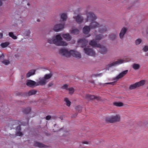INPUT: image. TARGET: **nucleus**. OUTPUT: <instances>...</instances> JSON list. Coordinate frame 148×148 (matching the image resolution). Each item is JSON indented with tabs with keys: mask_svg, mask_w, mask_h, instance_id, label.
Segmentation results:
<instances>
[{
	"mask_svg": "<svg viewBox=\"0 0 148 148\" xmlns=\"http://www.w3.org/2000/svg\"><path fill=\"white\" fill-rule=\"evenodd\" d=\"M124 62V60L121 59H119L117 61L113 62L112 63L108 64V66L109 67L112 66H115L116 65L120 64L123 63Z\"/></svg>",
	"mask_w": 148,
	"mask_h": 148,
	"instance_id": "15",
	"label": "nucleus"
},
{
	"mask_svg": "<svg viewBox=\"0 0 148 148\" xmlns=\"http://www.w3.org/2000/svg\"><path fill=\"white\" fill-rule=\"evenodd\" d=\"M78 42L79 44H81L82 47H84L87 45L88 41L84 39H81L78 40Z\"/></svg>",
	"mask_w": 148,
	"mask_h": 148,
	"instance_id": "9",
	"label": "nucleus"
},
{
	"mask_svg": "<svg viewBox=\"0 0 148 148\" xmlns=\"http://www.w3.org/2000/svg\"><path fill=\"white\" fill-rule=\"evenodd\" d=\"M142 42V40L140 39H138L135 41V44L136 45H138L140 44Z\"/></svg>",
	"mask_w": 148,
	"mask_h": 148,
	"instance_id": "34",
	"label": "nucleus"
},
{
	"mask_svg": "<svg viewBox=\"0 0 148 148\" xmlns=\"http://www.w3.org/2000/svg\"><path fill=\"white\" fill-rule=\"evenodd\" d=\"M16 130L18 131H20L21 130V127L20 125H19L17 127Z\"/></svg>",
	"mask_w": 148,
	"mask_h": 148,
	"instance_id": "42",
	"label": "nucleus"
},
{
	"mask_svg": "<svg viewBox=\"0 0 148 148\" xmlns=\"http://www.w3.org/2000/svg\"><path fill=\"white\" fill-rule=\"evenodd\" d=\"M5 1V0H0V6H1L2 5V1Z\"/></svg>",
	"mask_w": 148,
	"mask_h": 148,
	"instance_id": "46",
	"label": "nucleus"
},
{
	"mask_svg": "<svg viewBox=\"0 0 148 148\" xmlns=\"http://www.w3.org/2000/svg\"><path fill=\"white\" fill-rule=\"evenodd\" d=\"M69 91V93H72L74 92V89L73 88H68V90Z\"/></svg>",
	"mask_w": 148,
	"mask_h": 148,
	"instance_id": "37",
	"label": "nucleus"
},
{
	"mask_svg": "<svg viewBox=\"0 0 148 148\" xmlns=\"http://www.w3.org/2000/svg\"><path fill=\"white\" fill-rule=\"evenodd\" d=\"M86 98L88 100L90 101L94 99H96L98 100L100 99V98L98 97H95L94 95H87L86 96Z\"/></svg>",
	"mask_w": 148,
	"mask_h": 148,
	"instance_id": "12",
	"label": "nucleus"
},
{
	"mask_svg": "<svg viewBox=\"0 0 148 148\" xmlns=\"http://www.w3.org/2000/svg\"><path fill=\"white\" fill-rule=\"evenodd\" d=\"M75 19L76 22L80 24L82 23L84 20L83 18L80 15H78L77 16L74 17Z\"/></svg>",
	"mask_w": 148,
	"mask_h": 148,
	"instance_id": "13",
	"label": "nucleus"
},
{
	"mask_svg": "<svg viewBox=\"0 0 148 148\" xmlns=\"http://www.w3.org/2000/svg\"><path fill=\"white\" fill-rule=\"evenodd\" d=\"M106 84H112L113 85L114 84V82H109V83H106Z\"/></svg>",
	"mask_w": 148,
	"mask_h": 148,
	"instance_id": "47",
	"label": "nucleus"
},
{
	"mask_svg": "<svg viewBox=\"0 0 148 148\" xmlns=\"http://www.w3.org/2000/svg\"><path fill=\"white\" fill-rule=\"evenodd\" d=\"M84 50L85 53L88 55L93 56L95 55V51L91 49L85 48Z\"/></svg>",
	"mask_w": 148,
	"mask_h": 148,
	"instance_id": "6",
	"label": "nucleus"
},
{
	"mask_svg": "<svg viewBox=\"0 0 148 148\" xmlns=\"http://www.w3.org/2000/svg\"><path fill=\"white\" fill-rule=\"evenodd\" d=\"M26 85L29 87H33L36 86L37 83L34 81L32 80H28L27 81Z\"/></svg>",
	"mask_w": 148,
	"mask_h": 148,
	"instance_id": "11",
	"label": "nucleus"
},
{
	"mask_svg": "<svg viewBox=\"0 0 148 148\" xmlns=\"http://www.w3.org/2000/svg\"><path fill=\"white\" fill-rule=\"evenodd\" d=\"M34 145L35 147H37L41 148L44 147H45V145H44V144L37 142H36L34 143Z\"/></svg>",
	"mask_w": 148,
	"mask_h": 148,
	"instance_id": "21",
	"label": "nucleus"
},
{
	"mask_svg": "<svg viewBox=\"0 0 148 148\" xmlns=\"http://www.w3.org/2000/svg\"><path fill=\"white\" fill-rule=\"evenodd\" d=\"M35 73L34 70H32L29 72L26 75L27 77H29L32 75H34Z\"/></svg>",
	"mask_w": 148,
	"mask_h": 148,
	"instance_id": "23",
	"label": "nucleus"
},
{
	"mask_svg": "<svg viewBox=\"0 0 148 148\" xmlns=\"http://www.w3.org/2000/svg\"><path fill=\"white\" fill-rule=\"evenodd\" d=\"M37 21H38V22H39V21H40V20H39V19H38V20H37Z\"/></svg>",
	"mask_w": 148,
	"mask_h": 148,
	"instance_id": "50",
	"label": "nucleus"
},
{
	"mask_svg": "<svg viewBox=\"0 0 148 148\" xmlns=\"http://www.w3.org/2000/svg\"><path fill=\"white\" fill-rule=\"evenodd\" d=\"M145 83L144 80H141L139 82H136L133 84L129 86V89L132 90L140 86H143Z\"/></svg>",
	"mask_w": 148,
	"mask_h": 148,
	"instance_id": "4",
	"label": "nucleus"
},
{
	"mask_svg": "<svg viewBox=\"0 0 148 148\" xmlns=\"http://www.w3.org/2000/svg\"><path fill=\"white\" fill-rule=\"evenodd\" d=\"M64 101L66 103V105L67 106H70L71 102L69 100L68 98H65L64 99Z\"/></svg>",
	"mask_w": 148,
	"mask_h": 148,
	"instance_id": "32",
	"label": "nucleus"
},
{
	"mask_svg": "<svg viewBox=\"0 0 148 148\" xmlns=\"http://www.w3.org/2000/svg\"><path fill=\"white\" fill-rule=\"evenodd\" d=\"M97 18L96 16L92 12H89L87 14L86 21H91L90 26H86L84 27L83 29V33L85 34H87L90 31V28L94 29L97 27H99V32L101 33H103L107 31V27L105 25H100L97 23L93 22Z\"/></svg>",
	"mask_w": 148,
	"mask_h": 148,
	"instance_id": "1",
	"label": "nucleus"
},
{
	"mask_svg": "<svg viewBox=\"0 0 148 148\" xmlns=\"http://www.w3.org/2000/svg\"><path fill=\"white\" fill-rule=\"evenodd\" d=\"M62 36L64 38L68 41H70L71 38V36L69 34H63Z\"/></svg>",
	"mask_w": 148,
	"mask_h": 148,
	"instance_id": "20",
	"label": "nucleus"
},
{
	"mask_svg": "<svg viewBox=\"0 0 148 148\" xmlns=\"http://www.w3.org/2000/svg\"><path fill=\"white\" fill-rule=\"evenodd\" d=\"M127 31V29L124 27L121 29L120 34L119 36L121 39H122L124 37V36Z\"/></svg>",
	"mask_w": 148,
	"mask_h": 148,
	"instance_id": "16",
	"label": "nucleus"
},
{
	"mask_svg": "<svg viewBox=\"0 0 148 148\" xmlns=\"http://www.w3.org/2000/svg\"><path fill=\"white\" fill-rule=\"evenodd\" d=\"M3 34L2 33H0V38H2Z\"/></svg>",
	"mask_w": 148,
	"mask_h": 148,
	"instance_id": "48",
	"label": "nucleus"
},
{
	"mask_svg": "<svg viewBox=\"0 0 148 148\" xmlns=\"http://www.w3.org/2000/svg\"><path fill=\"white\" fill-rule=\"evenodd\" d=\"M31 111V108L30 107H28L27 108H25L23 110V112L26 114L29 113Z\"/></svg>",
	"mask_w": 148,
	"mask_h": 148,
	"instance_id": "24",
	"label": "nucleus"
},
{
	"mask_svg": "<svg viewBox=\"0 0 148 148\" xmlns=\"http://www.w3.org/2000/svg\"><path fill=\"white\" fill-rule=\"evenodd\" d=\"M104 37L102 35L99 34L97 35L96 36V39L97 40H99L103 38Z\"/></svg>",
	"mask_w": 148,
	"mask_h": 148,
	"instance_id": "27",
	"label": "nucleus"
},
{
	"mask_svg": "<svg viewBox=\"0 0 148 148\" xmlns=\"http://www.w3.org/2000/svg\"><path fill=\"white\" fill-rule=\"evenodd\" d=\"M121 117L119 115L111 116L106 118L105 121L107 123H114L120 121Z\"/></svg>",
	"mask_w": 148,
	"mask_h": 148,
	"instance_id": "3",
	"label": "nucleus"
},
{
	"mask_svg": "<svg viewBox=\"0 0 148 148\" xmlns=\"http://www.w3.org/2000/svg\"><path fill=\"white\" fill-rule=\"evenodd\" d=\"M61 88L63 89H66L67 90L68 89V85L66 84L64 85Z\"/></svg>",
	"mask_w": 148,
	"mask_h": 148,
	"instance_id": "36",
	"label": "nucleus"
},
{
	"mask_svg": "<svg viewBox=\"0 0 148 148\" xmlns=\"http://www.w3.org/2000/svg\"><path fill=\"white\" fill-rule=\"evenodd\" d=\"M4 58V56L3 54H2L1 55H0V59H3Z\"/></svg>",
	"mask_w": 148,
	"mask_h": 148,
	"instance_id": "44",
	"label": "nucleus"
},
{
	"mask_svg": "<svg viewBox=\"0 0 148 148\" xmlns=\"http://www.w3.org/2000/svg\"><path fill=\"white\" fill-rule=\"evenodd\" d=\"M116 34H112L110 35L109 38L111 40H113L116 38Z\"/></svg>",
	"mask_w": 148,
	"mask_h": 148,
	"instance_id": "30",
	"label": "nucleus"
},
{
	"mask_svg": "<svg viewBox=\"0 0 148 148\" xmlns=\"http://www.w3.org/2000/svg\"><path fill=\"white\" fill-rule=\"evenodd\" d=\"M89 44L92 47H101V45L99 44H97V42L95 40H93L90 41Z\"/></svg>",
	"mask_w": 148,
	"mask_h": 148,
	"instance_id": "14",
	"label": "nucleus"
},
{
	"mask_svg": "<svg viewBox=\"0 0 148 148\" xmlns=\"http://www.w3.org/2000/svg\"><path fill=\"white\" fill-rule=\"evenodd\" d=\"M46 83V80L44 78L40 80L37 83L36 86L43 85Z\"/></svg>",
	"mask_w": 148,
	"mask_h": 148,
	"instance_id": "19",
	"label": "nucleus"
},
{
	"mask_svg": "<svg viewBox=\"0 0 148 148\" xmlns=\"http://www.w3.org/2000/svg\"><path fill=\"white\" fill-rule=\"evenodd\" d=\"M67 18V16L66 14L63 13L61 15V18L63 21H65L66 20Z\"/></svg>",
	"mask_w": 148,
	"mask_h": 148,
	"instance_id": "25",
	"label": "nucleus"
},
{
	"mask_svg": "<svg viewBox=\"0 0 148 148\" xmlns=\"http://www.w3.org/2000/svg\"><path fill=\"white\" fill-rule=\"evenodd\" d=\"M2 62L5 65H7L10 64V62L9 60H4Z\"/></svg>",
	"mask_w": 148,
	"mask_h": 148,
	"instance_id": "35",
	"label": "nucleus"
},
{
	"mask_svg": "<svg viewBox=\"0 0 148 148\" xmlns=\"http://www.w3.org/2000/svg\"><path fill=\"white\" fill-rule=\"evenodd\" d=\"M30 34V31L29 30H27L25 31V34L27 36H29Z\"/></svg>",
	"mask_w": 148,
	"mask_h": 148,
	"instance_id": "40",
	"label": "nucleus"
},
{
	"mask_svg": "<svg viewBox=\"0 0 148 148\" xmlns=\"http://www.w3.org/2000/svg\"><path fill=\"white\" fill-rule=\"evenodd\" d=\"M143 50L145 52H146L148 51V46H145L144 47L143 49Z\"/></svg>",
	"mask_w": 148,
	"mask_h": 148,
	"instance_id": "41",
	"label": "nucleus"
},
{
	"mask_svg": "<svg viewBox=\"0 0 148 148\" xmlns=\"http://www.w3.org/2000/svg\"><path fill=\"white\" fill-rule=\"evenodd\" d=\"M113 105L116 106L121 107L123 106V103L121 102H114Z\"/></svg>",
	"mask_w": 148,
	"mask_h": 148,
	"instance_id": "26",
	"label": "nucleus"
},
{
	"mask_svg": "<svg viewBox=\"0 0 148 148\" xmlns=\"http://www.w3.org/2000/svg\"><path fill=\"white\" fill-rule=\"evenodd\" d=\"M52 85H53V84L52 83H49L48 84V86H49V87H50Z\"/></svg>",
	"mask_w": 148,
	"mask_h": 148,
	"instance_id": "49",
	"label": "nucleus"
},
{
	"mask_svg": "<svg viewBox=\"0 0 148 148\" xmlns=\"http://www.w3.org/2000/svg\"><path fill=\"white\" fill-rule=\"evenodd\" d=\"M147 96H148V94H147Z\"/></svg>",
	"mask_w": 148,
	"mask_h": 148,
	"instance_id": "54",
	"label": "nucleus"
},
{
	"mask_svg": "<svg viewBox=\"0 0 148 148\" xmlns=\"http://www.w3.org/2000/svg\"><path fill=\"white\" fill-rule=\"evenodd\" d=\"M64 24H59L55 25L53 28L54 31L57 32L63 29L64 27Z\"/></svg>",
	"mask_w": 148,
	"mask_h": 148,
	"instance_id": "8",
	"label": "nucleus"
},
{
	"mask_svg": "<svg viewBox=\"0 0 148 148\" xmlns=\"http://www.w3.org/2000/svg\"><path fill=\"white\" fill-rule=\"evenodd\" d=\"M9 45L8 42H5L2 43L1 44V46L3 48H5L7 47Z\"/></svg>",
	"mask_w": 148,
	"mask_h": 148,
	"instance_id": "28",
	"label": "nucleus"
},
{
	"mask_svg": "<svg viewBox=\"0 0 148 148\" xmlns=\"http://www.w3.org/2000/svg\"><path fill=\"white\" fill-rule=\"evenodd\" d=\"M71 33L74 35H76L78 34L79 33V30L77 29H73V28H72V30L70 32Z\"/></svg>",
	"mask_w": 148,
	"mask_h": 148,
	"instance_id": "22",
	"label": "nucleus"
},
{
	"mask_svg": "<svg viewBox=\"0 0 148 148\" xmlns=\"http://www.w3.org/2000/svg\"><path fill=\"white\" fill-rule=\"evenodd\" d=\"M90 36V35H88V36H87V37H89V36Z\"/></svg>",
	"mask_w": 148,
	"mask_h": 148,
	"instance_id": "51",
	"label": "nucleus"
},
{
	"mask_svg": "<svg viewBox=\"0 0 148 148\" xmlns=\"http://www.w3.org/2000/svg\"><path fill=\"white\" fill-rule=\"evenodd\" d=\"M71 56L76 58H81V55L79 52L73 50H71Z\"/></svg>",
	"mask_w": 148,
	"mask_h": 148,
	"instance_id": "10",
	"label": "nucleus"
},
{
	"mask_svg": "<svg viewBox=\"0 0 148 148\" xmlns=\"http://www.w3.org/2000/svg\"><path fill=\"white\" fill-rule=\"evenodd\" d=\"M76 109L78 110L79 112H80L82 110V108L80 106H78L76 108Z\"/></svg>",
	"mask_w": 148,
	"mask_h": 148,
	"instance_id": "38",
	"label": "nucleus"
},
{
	"mask_svg": "<svg viewBox=\"0 0 148 148\" xmlns=\"http://www.w3.org/2000/svg\"><path fill=\"white\" fill-rule=\"evenodd\" d=\"M9 36L11 37L13 39H17V37L14 35L13 34V33L12 32H10L9 34Z\"/></svg>",
	"mask_w": 148,
	"mask_h": 148,
	"instance_id": "31",
	"label": "nucleus"
},
{
	"mask_svg": "<svg viewBox=\"0 0 148 148\" xmlns=\"http://www.w3.org/2000/svg\"><path fill=\"white\" fill-rule=\"evenodd\" d=\"M37 92V91L34 90H33L28 92L26 93V95L27 96H30L32 95H35Z\"/></svg>",
	"mask_w": 148,
	"mask_h": 148,
	"instance_id": "18",
	"label": "nucleus"
},
{
	"mask_svg": "<svg viewBox=\"0 0 148 148\" xmlns=\"http://www.w3.org/2000/svg\"><path fill=\"white\" fill-rule=\"evenodd\" d=\"M82 143L83 144H88V142L87 141H83Z\"/></svg>",
	"mask_w": 148,
	"mask_h": 148,
	"instance_id": "45",
	"label": "nucleus"
},
{
	"mask_svg": "<svg viewBox=\"0 0 148 148\" xmlns=\"http://www.w3.org/2000/svg\"><path fill=\"white\" fill-rule=\"evenodd\" d=\"M51 118V116L49 115H48L46 117V119L47 120H49Z\"/></svg>",
	"mask_w": 148,
	"mask_h": 148,
	"instance_id": "43",
	"label": "nucleus"
},
{
	"mask_svg": "<svg viewBox=\"0 0 148 148\" xmlns=\"http://www.w3.org/2000/svg\"><path fill=\"white\" fill-rule=\"evenodd\" d=\"M27 5H30V4L29 3H27Z\"/></svg>",
	"mask_w": 148,
	"mask_h": 148,
	"instance_id": "52",
	"label": "nucleus"
},
{
	"mask_svg": "<svg viewBox=\"0 0 148 148\" xmlns=\"http://www.w3.org/2000/svg\"><path fill=\"white\" fill-rule=\"evenodd\" d=\"M16 121V122H18V121Z\"/></svg>",
	"mask_w": 148,
	"mask_h": 148,
	"instance_id": "53",
	"label": "nucleus"
},
{
	"mask_svg": "<svg viewBox=\"0 0 148 148\" xmlns=\"http://www.w3.org/2000/svg\"><path fill=\"white\" fill-rule=\"evenodd\" d=\"M128 72V70H126L123 71L120 73L116 77H114L113 79L114 80L116 81H117L119 79H120L124 77Z\"/></svg>",
	"mask_w": 148,
	"mask_h": 148,
	"instance_id": "7",
	"label": "nucleus"
},
{
	"mask_svg": "<svg viewBox=\"0 0 148 148\" xmlns=\"http://www.w3.org/2000/svg\"><path fill=\"white\" fill-rule=\"evenodd\" d=\"M98 48H100L99 52L100 53L103 54L106 53L107 52L106 48L103 46L101 45V47Z\"/></svg>",
	"mask_w": 148,
	"mask_h": 148,
	"instance_id": "17",
	"label": "nucleus"
},
{
	"mask_svg": "<svg viewBox=\"0 0 148 148\" xmlns=\"http://www.w3.org/2000/svg\"><path fill=\"white\" fill-rule=\"evenodd\" d=\"M60 53L66 57H71V50L69 51L66 49L62 48L59 50Z\"/></svg>",
	"mask_w": 148,
	"mask_h": 148,
	"instance_id": "5",
	"label": "nucleus"
},
{
	"mask_svg": "<svg viewBox=\"0 0 148 148\" xmlns=\"http://www.w3.org/2000/svg\"><path fill=\"white\" fill-rule=\"evenodd\" d=\"M140 65L137 64H134L132 65L133 68L135 70H137L139 69Z\"/></svg>",
	"mask_w": 148,
	"mask_h": 148,
	"instance_id": "29",
	"label": "nucleus"
},
{
	"mask_svg": "<svg viewBox=\"0 0 148 148\" xmlns=\"http://www.w3.org/2000/svg\"><path fill=\"white\" fill-rule=\"evenodd\" d=\"M16 134L17 136H22L23 135L22 133L20 132V131L17 132Z\"/></svg>",
	"mask_w": 148,
	"mask_h": 148,
	"instance_id": "39",
	"label": "nucleus"
},
{
	"mask_svg": "<svg viewBox=\"0 0 148 148\" xmlns=\"http://www.w3.org/2000/svg\"><path fill=\"white\" fill-rule=\"evenodd\" d=\"M62 39L60 34L57 35L55 39H49L48 42L50 44L53 43L57 46H66L67 43L65 42L62 41Z\"/></svg>",
	"mask_w": 148,
	"mask_h": 148,
	"instance_id": "2",
	"label": "nucleus"
},
{
	"mask_svg": "<svg viewBox=\"0 0 148 148\" xmlns=\"http://www.w3.org/2000/svg\"><path fill=\"white\" fill-rule=\"evenodd\" d=\"M52 76V75L51 74H49L46 75L44 77V79H50L51 78Z\"/></svg>",
	"mask_w": 148,
	"mask_h": 148,
	"instance_id": "33",
	"label": "nucleus"
}]
</instances>
